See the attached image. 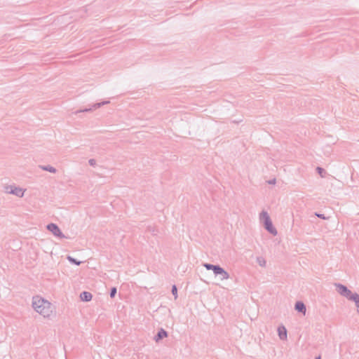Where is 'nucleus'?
Here are the masks:
<instances>
[{
    "instance_id": "nucleus-10",
    "label": "nucleus",
    "mask_w": 359,
    "mask_h": 359,
    "mask_svg": "<svg viewBox=\"0 0 359 359\" xmlns=\"http://www.w3.org/2000/svg\"><path fill=\"white\" fill-rule=\"evenodd\" d=\"M166 337H167V332L163 330H161L157 334L156 341H158L160 339L165 338Z\"/></svg>"
},
{
    "instance_id": "nucleus-15",
    "label": "nucleus",
    "mask_w": 359,
    "mask_h": 359,
    "mask_svg": "<svg viewBox=\"0 0 359 359\" xmlns=\"http://www.w3.org/2000/svg\"><path fill=\"white\" fill-rule=\"evenodd\" d=\"M318 172L321 175L322 174V172H323V169L320 168H318Z\"/></svg>"
},
{
    "instance_id": "nucleus-6",
    "label": "nucleus",
    "mask_w": 359,
    "mask_h": 359,
    "mask_svg": "<svg viewBox=\"0 0 359 359\" xmlns=\"http://www.w3.org/2000/svg\"><path fill=\"white\" fill-rule=\"evenodd\" d=\"M80 297L83 301L88 302L91 300L93 296L90 292H83L81 294Z\"/></svg>"
},
{
    "instance_id": "nucleus-11",
    "label": "nucleus",
    "mask_w": 359,
    "mask_h": 359,
    "mask_svg": "<svg viewBox=\"0 0 359 359\" xmlns=\"http://www.w3.org/2000/svg\"><path fill=\"white\" fill-rule=\"evenodd\" d=\"M351 299L355 302V304L358 306V311H359V295H358L357 294H355L354 295H351Z\"/></svg>"
},
{
    "instance_id": "nucleus-3",
    "label": "nucleus",
    "mask_w": 359,
    "mask_h": 359,
    "mask_svg": "<svg viewBox=\"0 0 359 359\" xmlns=\"http://www.w3.org/2000/svg\"><path fill=\"white\" fill-rule=\"evenodd\" d=\"M205 266L208 269H212L215 274H221L222 279L229 278V274L222 268L211 264H205Z\"/></svg>"
},
{
    "instance_id": "nucleus-9",
    "label": "nucleus",
    "mask_w": 359,
    "mask_h": 359,
    "mask_svg": "<svg viewBox=\"0 0 359 359\" xmlns=\"http://www.w3.org/2000/svg\"><path fill=\"white\" fill-rule=\"evenodd\" d=\"M11 193L15 194L18 196L22 197L24 194V190L20 188H15V189L11 191Z\"/></svg>"
},
{
    "instance_id": "nucleus-16",
    "label": "nucleus",
    "mask_w": 359,
    "mask_h": 359,
    "mask_svg": "<svg viewBox=\"0 0 359 359\" xmlns=\"http://www.w3.org/2000/svg\"><path fill=\"white\" fill-rule=\"evenodd\" d=\"M316 359H321V358H320V357L319 356V357L316 358Z\"/></svg>"
},
{
    "instance_id": "nucleus-2",
    "label": "nucleus",
    "mask_w": 359,
    "mask_h": 359,
    "mask_svg": "<svg viewBox=\"0 0 359 359\" xmlns=\"http://www.w3.org/2000/svg\"><path fill=\"white\" fill-rule=\"evenodd\" d=\"M261 219L264 222L266 229L271 233L276 234V230L273 226L272 223L270 220L269 216L266 212H262L261 214Z\"/></svg>"
},
{
    "instance_id": "nucleus-7",
    "label": "nucleus",
    "mask_w": 359,
    "mask_h": 359,
    "mask_svg": "<svg viewBox=\"0 0 359 359\" xmlns=\"http://www.w3.org/2000/svg\"><path fill=\"white\" fill-rule=\"evenodd\" d=\"M295 309L300 312H302L304 314L306 313V308L304 304L302 302H297L295 305Z\"/></svg>"
},
{
    "instance_id": "nucleus-1",
    "label": "nucleus",
    "mask_w": 359,
    "mask_h": 359,
    "mask_svg": "<svg viewBox=\"0 0 359 359\" xmlns=\"http://www.w3.org/2000/svg\"><path fill=\"white\" fill-rule=\"evenodd\" d=\"M33 306L38 313L44 316H48L50 313H52V308L50 303L39 297L34 298Z\"/></svg>"
},
{
    "instance_id": "nucleus-5",
    "label": "nucleus",
    "mask_w": 359,
    "mask_h": 359,
    "mask_svg": "<svg viewBox=\"0 0 359 359\" xmlns=\"http://www.w3.org/2000/svg\"><path fill=\"white\" fill-rule=\"evenodd\" d=\"M48 229L55 236H60L61 235L59 228L55 224H50L48 225Z\"/></svg>"
},
{
    "instance_id": "nucleus-14",
    "label": "nucleus",
    "mask_w": 359,
    "mask_h": 359,
    "mask_svg": "<svg viewBox=\"0 0 359 359\" xmlns=\"http://www.w3.org/2000/svg\"><path fill=\"white\" fill-rule=\"evenodd\" d=\"M69 259L71 262H72L75 263V264H77V265H79V264H80V262H76L74 259H72V258H71V257H69Z\"/></svg>"
},
{
    "instance_id": "nucleus-13",
    "label": "nucleus",
    "mask_w": 359,
    "mask_h": 359,
    "mask_svg": "<svg viewBox=\"0 0 359 359\" xmlns=\"http://www.w3.org/2000/svg\"><path fill=\"white\" fill-rule=\"evenodd\" d=\"M116 293V289L115 287L112 288V290L111 291V294H110L111 297H114L115 296Z\"/></svg>"
},
{
    "instance_id": "nucleus-4",
    "label": "nucleus",
    "mask_w": 359,
    "mask_h": 359,
    "mask_svg": "<svg viewBox=\"0 0 359 359\" xmlns=\"http://www.w3.org/2000/svg\"><path fill=\"white\" fill-rule=\"evenodd\" d=\"M337 288H338V292L345 296L346 297H347L348 299H351V295H354L355 294H353L350 290H348L345 286L344 285H338L337 286Z\"/></svg>"
},
{
    "instance_id": "nucleus-12",
    "label": "nucleus",
    "mask_w": 359,
    "mask_h": 359,
    "mask_svg": "<svg viewBox=\"0 0 359 359\" xmlns=\"http://www.w3.org/2000/svg\"><path fill=\"white\" fill-rule=\"evenodd\" d=\"M172 292L173 295L175 296V298L176 299L177 297V289L176 285H173L172 288Z\"/></svg>"
},
{
    "instance_id": "nucleus-8",
    "label": "nucleus",
    "mask_w": 359,
    "mask_h": 359,
    "mask_svg": "<svg viewBox=\"0 0 359 359\" xmlns=\"http://www.w3.org/2000/svg\"><path fill=\"white\" fill-rule=\"evenodd\" d=\"M278 334L281 339H285L287 336V331L284 327H280L278 328Z\"/></svg>"
}]
</instances>
